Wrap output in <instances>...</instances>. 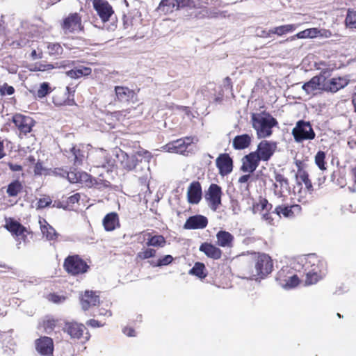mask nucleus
<instances>
[{
    "mask_svg": "<svg viewBox=\"0 0 356 356\" xmlns=\"http://www.w3.org/2000/svg\"><path fill=\"white\" fill-rule=\"evenodd\" d=\"M251 122L259 138H266L272 134V128L277 124V120L266 113H252Z\"/></svg>",
    "mask_w": 356,
    "mask_h": 356,
    "instance_id": "obj_1",
    "label": "nucleus"
},
{
    "mask_svg": "<svg viewBox=\"0 0 356 356\" xmlns=\"http://www.w3.org/2000/svg\"><path fill=\"white\" fill-rule=\"evenodd\" d=\"M253 260L254 267L251 271L252 279H263L271 273L273 265L272 259L268 255L254 253L253 254Z\"/></svg>",
    "mask_w": 356,
    "mask_h": 356,
    "instance_id": "obj_2",
    "label": "nucleus"
},
{
    "mask_svg": "<svg viewBox=\"0 0 356 356\" xmlns=\"http://www.w3.org/2000/svg\"><path fill=\"white\" fill-rule=\"evenodd\" d=\"M292 134L296 142L300 143L305 140H313L315 133L309 122L300 120L292 130Z\"/></svg>",
    "mask_w": 356,
    "mask_h": 356,
    "instance_id": "obj_3",
    "label": "nucleus"
},
{
    "mask_svg": "<svg viewBox=\"0 0 356 356\" xmlns=\"http://www.w3.org/2000/svg\"><path fill=\"white\" fill-rule=\"evenodd\" d=\"M5 228L9 231L18 241L17 247L20 248L21 241H25L28 231L25 227L21 225L18 221L13 218H6Z\"/></svg>",
    "mask_w": 356,
    "mask_h": 356,
    "instance_id": "obj_4",
    "label": "nucleus"
},
{
    "mask_svg": "<svg viewBox=\"0 0 356 356\" xmlns=\"http://www.w3.org/2000/svg\"><path fill=\"white\" fill-rule=\"evenodd\" d=\"M183 7H196L195 0H162L158 7V10L165 14H168Z\"/></svg>",
    "mask_w": 356,
    "mask_h": 356,
    "instance_id": "obj_5",
    "label": "nucleus"
},
{
    "mask_svg": "<svg viewBox=\"0 0 356 356\" xmlns=\"http://www.w3.org/2000/svg\"><path fill=\"white\" fill-rule=\"evenodd\" d=\"M66 271L72 275H78L87 271L88 266L78 255L67 257L64 262Z\"/></svg>",
    "mask_w": 356,
    "mask_h": 356,
    "instance_id": "obj_6",
    "label": "nucleus"
},
{
    "mask_svg": "<svg viewBox=\"0 0 356 356\" xmlns=\"http://www.w3.org/2000/svg\"><path fill=\"white\" fill-rule=\"evenodd\" d=\"M221 188L217 184H212L210 185L205 195V198L209 202V207L216 211L221 204Z\"/></svg>",
    "mask_w": 356,
    "mask_h": 356,
    "instance_id": "obj_7",
    "label": "nucleus"
},
{
    "mask_svg": "<svg viewBox=\"0 0 356 356\" xmlns=\"http://www.w3.org/2000/svg\"><path fill=\"white\" fill-rule=\"evenodd\" d=\"M13 122L18 128L20 134L24 135L30 133L35 124V121L32 118L22 114L15 115L13 118Z\"/></svg>",
    "mask_w": 356,
    "mask_h": 356,
    "instance_id": "obj_8",
    "label": "nucleus"
},
{
    "mask_svg": "<svg viewBox=\"0 0 356 356\" xmlns=\"http://www.w3.org/2000/svg\"><path fill=\"white\" fill-rule=\"evenodd\" d=\"M192 143L193 139L186 137L172 141L165 145L162 148L165 152L184 154L185 152H186L188 147L191 145Z\"/></svg>",
    "mask_w": 356,
    "mask_h": 356,
    "instance_id": "obj_9",
    "label": "nucleus"
},
{
    "mask_svg": "<svg viewBox=\"0 0 356 356\" xmlns=\"http://www.w3.org/2000/svg\"><path fill=\"white\" fill-rule=\"evenodd\" d=\"M276 148V143L268 140H262L258 145L257 149L254 152V153L257 154L260 160L267 161L273 156Z\"/></svg>",
    "mask_w": 356,
    "mask_h": 356,
    "instance_id": "obj_10",
    "label": "nucleus"
},
{
    "mask_svg": "<svg viewBox=\"0 0 356 356\" xmlns=\"http://www.w3.org/2000/svg\"><path fill=\"white\" fill-rule=\"evenodd\" d=\"M62 27L65 33L80 31L83 29L81 17L78 13L70 14L64 19Z\"/></svg>",
    "mask_w": 356,
    "mask_h": 356,
    "instance_id": "obj_11",
    "label": "nucleus"
},
{
    "mask_svg": "<svg viewBox=\"0 0 356 356\" xmlns=\"http://www.w3.org/2000/svg\"><path fill=\"white\" fill-rule=\"evenodd\" d=\"M65 332H67L71 338L80 339L83 337L86 340H88L89 336L87 332L85 333L86 327L83 324L77 323H67L63 327Z\"/></svg>",
    "mask_w": 356,
    "mask_h": 356,
    "instance_id": "obj_12",
    "label": "nucleus"
},
{
    "mask_svg": "<svg viewBox=\"0 0 356 356\" xmlns=\"http://www.w3.org/2000/svg\"><path fill=\"white\" fill-rule=\"evenodd\" d=\"M93 7L104 22L108 21L113 13L110 4L104 0H94Z\"/></svg>",
    "mask_w": 356,
    "mask_h": 356,
    "instance_id": "obj_13",
    "label": "nucleus"
},
{
    "mask_svg": "<svg viewBox=\"0 0 356 356\" xmlns=\"http://www.w3.org/2000/svg\"><path fill=\"white\" fill-rule=\"evenodd\" d=\"M349 83V79L346 77H334L326 80L324 82L323 90L336 92L340 89L345 88Z\"/></svg>",
    "mask_w": 356,
    "mask_h": 356,
    "instance_id": "obj_14",
    "label": "nucleus"
},
{
    "mask_svg": "<svg viewBox=\"0 0 356 356\" xmlns=\"http://www.w3.org/2000/svg\"><path fill=\"white\" fill-rule=\"evenodd\" d=\"M275 182L274 183V193L278 197L284 196L290 191L289 181L284 175L275 173Z\"/></svg>",
    "mask_w": 356,
    "mask_h": 356,
    "instance_id": "obj_15",
    "label": "nucleus"
},
{
    "mask_svg": "<svg viewBox=\"0 0 356 356\" xmlns=\"http://www.w3.org/2000/svg\"><path fill=\"white\" fill-rule=\"evenodd\" d=\"M259 161H261L257 153L254 152L245 155L242 159L241 170L244 172L252 173L259 165Z\"/></svg>",
    "mask_w": 356,
    "mask_h": 356,
    "instance_id": "obj_16",
    "label": "nucleus"
},
{
    "mask_svg": "<svg viewBox=\"0 0 356 356\" xmlns=\"http://www.w3.org/2000/svg\"><path fill=\"white\" fill-rule=\"evenodd\" d=\"M36 350L42 356H51L54 351L53 341L48 337H43L35 341Z\"/></svg>",
    "mask_w": 356,
    "mask_h": 356,
    "instance_id": "obj_17",
    "label": "nucleus"
},
{
    "mask_svg": "<svg viewBox=\"0 0 356 356\" xmlns=\"http://www.w3.org/2000/svg\"><path fill=\"white\" fill-rule=\"evenodd\" d=\"M296 179L298 185L304 184L305 186L304 191H302L300 189L298 192V200L302 202V198H304L307 193L311 194V191H312V184L308 177V174L304 170L298 171L296 175Z\"/></svg>",
    "mask_w": 356,
    "mask_h": 356,
    "instance_id": "obj_18",
    "label": "nucleus"
},
{
    "mask_svg": "<svg viewBox=\"0 0 356 356\" xmlns=\"http://www.w3.org/2000/svg\"><path fill=\"white\" fill-rule=\"evenodd\" d=\"M187 199L190 204H197L202 199V188L198 181L192 182L187 191Z\"/></svg>",
    "mask_w": 356,
    "mask_h": 356,
    "instance_id": "obj_19",
    "label": "nucleus"
},
{
    "mask_svg": "<svg viewBox=\"0 0 356 356\" xmlns=\"http://www.w3.org/2000/svg\"><path fill=\"white\" fill-rule=\"evenodd\" d=\"M325 77L323 75L315 76L310 81L305 83L302 86V89L307 93L310 94L316 90H323Z\"/></svg>",
    "mask_w": 356,
    "mask_h": 356,
    "instance_id": "obj_20",
    "label": "nucleus"
},
{
    "mask_svg": "<svg viewBox=\"0 0 356 356\" xmlns=\"http://www.w3.org/2000/svg\"><path fill=\"white\" fill-rule=\"evenodd\" d=\"M116 156L124 169L131 170L136 166L138 159L134 154L129 156L126 152L119 149L118 152H116Z\"/></svg>",
    "mask_w": 356,
    "mask_h": 356,
    "instance_id": "obj_21",
    "label": "nucleus"
},
{
    "mask_svg": "<svg viewBox=\"0 0 356 356\" xmlns=\"http://www.w3.org/2000/svg\"><path fill=\"white\" fill-rule=\"evenodd\" d=\"M216 165L221 175H226L232 170V161L228 154H220L216 159Z\"/></svg>",
    "mask_w": 356,
    "mask_h": 356,
    "instance_id": "obj_22",
    "label": "nucleus"
},
{
    "mask_svg": "<svg viewBox=\"0 0 356 356\" xmlns=\"http://www.w3.org/2000/svg\"><path fill=\"white\" fill-rule=\"evenodd\" d=\"M208 223L207 218L203 216L197 215L190 217L184 224V228L189 229H203Z\"/></svg>",
    "mask_w": 356,
    "mask_h": 356,
    "instance_id": "obj_23",
    "label": "nucleus"
},
{
    "mask_svg": "<svg viewBox=\"0 0 356 356\" xmlns=\"http://www.w3.org/2000/svg\"><path fill=\"white\" fill-rule=\"evenodd\" d=\"M99 302V296L92 291H86L81 299V304L83 310L88 309L91 306H95Z\"/></svg>",
    "mask_w": 356,
    "mask_h": 356,
    "instance_id": "obj_24",
    "label": "nucleus"
},
{
    "mask_svg": "<svg viewBox=\"0 0 356 356\" xmlns=\"http://www.w3.org/2000/svg\"><path fill=\"white\" fill-rule=\"evenodd\" d=\"M216 244L222 248H232L234 240V236L228 232L220 230L216 234Z\"/></svg>",
    "mask_w": 356,
    "mask_h": 356,
    "instance_id": "obj_25",
    "label": "nucleus"
},
{
    "mask_svg": "<svg viewBox=\"0 0 356 356\" xmlns=\"http://www.w3.org/2000/svg\"><path fill=\"white\" fill-rule=\"evenodd\" d=\"M199 250L204 252L208 257L213 259H218L222 255V251L219 248L209 243H202Z\"/></svg>",
    "mask_w": 356,
    "mask_h": 356,
    "instance_id": "obj_26",
    "label": "nucleus"
},
{
    "mask_svg": "<svg viewBox=\"0 0 356 356\" xmlns=\"http://www.w3.org/2000/svg\"><path fill=\"white\" fill-rule=\"evenodd\" d=\"M298 26L296 24H286L273 28L268 31H263L262 36L269 37L270 34H277V35H282L288 33H291L297 29Z\"/></svg>",
    "mask_w": 356,
    "mask_h": 356,
    "instance_id": "obj_27",
    "label": "nucleus"
},
{
    "mask_svg": "<svg viewBox=\"0 0 356 356\" xmlns=\"http://www.w3.org/2000/svg\"><path fill=\"white\" fill-rule=\"evenodd\" d=\"M284 277V271L280 270L277 274V280L280 284L284 289H291L296 286L299 284V279L297 275H293L287 279H282Z\"/></svg>",
    "mask_w": 356,
    "mask_h": 356,
    "instance_id": "obj_28",
    "label": "nucleus"
},
{
    "mask_svg": "<svg viewBox=\"0 0 356 356\" xmlns=\"http://www.w3.org/2000/svg\"><path fill=\"white\" fill-rule=\"evenodd\" d=\"M115 92L118 100L122 102H129L136 96L134 91L127 87L115 86Z\"/></svg>",
    "mask_w": 356,
    "mask_h": 356,
    "instance_id": "obj_29",
    "label": "nucleus"
},
{
    "mask_svg": "<svg viewBox=\"0 0 356 356\" xmlns=\"http://www.w3.org/2000/svg\"><path fill=\"white\" fill-rule=\"evenodd\" d=\"M66 176L71 183H87L90 179V175L88 174L76 170L67 172Z\"/></svg>",
    "mask_w": 356,
    "mask_h": 356,
    "instance_id": "obj_30",
    "label": "nucleus"
},
{
    "mask_svg": "<svg viewBox=\"0 0 356 356\" xmlns=\"http://www.w3.org/2000/svg\"><path fill=\"white\" fill-rule=\"evenodd\" d=\"M252 141V136L248 134H242L236 136L233 140V147L236 149L247 148Z\"/></svg>",
    "mask_w": 356,
    "mask_h": 356,
    "instance_id": "obj_31",
    "label": "nucleus"
},
{
    "mask_svg": "<svg viewBox=\"0 0 356 356\" xmlns=\"http://www.w3.org/2000/svg\"><path fill=\"white\" fill-rule=\"evenodd\" d=\"M103 225L106 231H113L119 225V220L117 213H110L107 214L104 220Z\"/></svg>",
    "mask_w": 356,
    "mask_h": 356,
    "instance_id": "obj_32",
    "label": "nucleus"
},
{
    "mask_svg": "<svg viewBox=\"0 0 356 356\" xmlns=\"http://www.w3.org/2000/svg\"><path fill=\"white\" fill-rule=\"evenodd\" d=\"M318 29L317 28H310L305 29L302 31L298 33L293 35L288 40H294L296 38L305 39V38H314L318 37Z\"/></svg>",
    "mask_w": 356,
    "mask_h": 356,
    "instance_id": "obj_33",
    "label": "nucleus"
},
{
    "mask_svg": "<svg viewBox=\"0 0 356 356\" xmlns=\"http://www.w3.org/2000/svg\"><path fill=\"white\" fill-rule=\"evenodd\" d=\"M146 236H148L146 245L147 246H153L162 248L165 245V239L161 235L152 236L150 233H147Z\"/></svg>",
    "mask_w": 356,
    "mask_h": 356,
    "instance_id": "obj_34",
    "label": "nucleus"
},
{
    "mask_svg": "<svg viewBox=\"0 0 356 356\" xmlns=\"http://www.w3.org/2000/svg\"><path fill=\"white\" fill-rule=\"evenodd\" d=\"M92 70L90 67L81 66L67 71V74L72 79H78L82 76H88L90 74Z\"/></svg>",
    "mask_w": 356,
    "mask_h": 356,
    "instance_id": "obj_35",
    "label": "nucleus"
},
{
    "mask_svg": "<svg viewBox=\"0 0 356 356\" xmlns=\"http://www.w3.org/2000/svg\"><path fill=\"white\" fill-rule=\"evenodd\" d=\"M40 222L42 224L41 221ZM44 222L46 225H41L40 226L43 236L49 241L55 240L57 238L58 234L51 226L47 223L45 220H44Z\"/></svg>",
    "mask_w": 356,
    "mask_h": 356,
    "instance_id": "obj_36",
    "label": "nucleus"
},
{
    "mask_svg": "<svg viewBox=\"0 0 356 356\" xmlns=\"http://www.w3.org/2000/svg\"><path fill=\"white\" fill-rule=\"evenodd\" d=\"M298 208V205H293L291 207L277 206L275 208V211L276 214L280 217H281V216L282 215L284 217L289 218L293 216V210Z\"/></svg>",
    "mask_w": 356,
    "mask_h": 356,
    "instance_id": "obj_37",
    "label": "nucleus"
},
{
    "mask_svg": "<svg viewBox=\"0 0 356 356\" xmlns=\"http://www.w3.org/2000/svg\"><path fill=\"white\" fill-rule=\"evenodd\" d=\"M22 190V184L19 181H14L8 186L7 193L9 196L14 197L17 196Z\"/></svg>",
    "mask_w": 356,
    "mask_h": 356,
    "instance_id": "obj_38",
    "label": "nucleus"
},
{
    "mask_svg": "<svg viewBox=\"0 0 356 356\" xmlns=\"http://www.w3.org/2000/svg\"><path fill=\"white\" fill-rule=\"evenodd\" d=\"M205 266L203 264L197 262L190 270L189 273L195 275L200 278H204L207 274L204 273Z\"/></svg>",
    "mask_w": 356,
    "mask_h": 356,
    "instance_id": "obj_39",
    "label": "nucleus"
},
{
    "mask_svg": "<svg viewBox=\"0 0 356 356\" xmlns=\"http://www.w3.org/2000/svg\"><path fill=\"white\" fill-rule=\"evenodd\" d=\"M315 163L318 168L325 171L327 170V163L325 162V153L323 151H318L315 156Z\"/></svg>",
    "mask_w": 356,
    "mask_h": 356,
    "instance_id": "obj_40",
    "label": "nucleus"
},
{
    "mask_svg": "<svg viewBox=\"0 0 356 356\" xmlns=\"http://www.w3.org/2000/svg\"><path fill=\"white\" fill-rule=\"evenodd\" d=\"M345 23L349 29H356V11L350 9L348 10Z\"/></svg>",
    "mask_w": 356,
    "mask_h": 356,
    "instance_id": "obj_41",
    "label": "nucleus"
},
{
    "mask_svg": "<svg viewBox=\"0 0 356 356\" xmlns=\"http://www.w3.org/2000/svg\"><path fill=\"white\" fill-rule=\"evenodd\" d=\"M47 51L50 56H57L63 54V49L58 43H48Z\"/></svg>",
    "mask_w": 356,
    "mask_h": 356,
    "instance_id": "obj_42",
    "label": "nucleus"
},
{
    "mask_svg": "<svg viewBox=\"0 0 356 356\" xmlns=\"http://www.w3.org/2000/svg\"><path fill=\"white\" fill-rule=\"evenodd\" d=\"M97 154L100 157H104L105 159V161L103 162H99L97 164V167H102L104 168H107V166H112L113 165V161L107 158V154L106 151L101 149L98 152Z\"/></svg>",
    "mask_w": 356,
    "mask_h": 356,
    "instance_id": "obj_43",
    "label": "nucleus"
},
{
    "mask_svg": "<svg viewBox=\"0 0 356 356\" xmlns=\"http://www.w3.org/2000/svg\"><path fill=\"white\" fill-rule=\"evenodd\" d=\"M320 276L318 275L317 272L314 269L309 270L308 273H307L305 284L311 285L315 284L318 282Z\"/></svg>",
    "mask_w": 356,
    "mask_h": 356,
    "instance_id": "obj_44",
    "label": "nucleus"
},
{
    "mask_svg": "<svg viewBox=\"0 0 356 356\" xmlns=\"http://www.w3.org/2000/svg\"><path fill=\"white\" fill-rule=\"evenodd\" d=\"M156 254V250L152 248L142 249L138 254L137 258L140 259H146L154 257Z\"/></svg>",
    "mask_w": 356,
    "mask_h": 356,
    "instance_id": "obj_45",
    "label": "nucleus"
},
{
    "mask_svg": "<svg viewBox=\"0 0 356 356\" xmlns=\"http://www.w3.org/2000/svg\"><path fill=\"white\" fill-rule=\"evenodd\" d=\"M51 90L49 84L47 82H43L40 84L38 90H37V96L39 98L44 97L47 94L51 92Z\"/></svg>",
    "mask_w": 356,
    "mask_h": 356,
    "instance_id": "obj_46",
    "label": "nucleus"
},
{
    "mask_svg": "<svg viewBox=\"0 0 356 356\" xmlns=\"http://www.w3.org/2000/svg\"><path fill=\"white\" fill-rule=\"evenodd\" d=\"M70 153L74 156V161L75 163H80L82 161L84 155L81 152L79 149H77L76 147H72L70 149Z\"/></svg>",
    "mask_w": 356,
    "mask_h": 356,
    "instance_id": "obj_47",
    "label": "nucleus"
},
{
    "mask_svg": "<svg viewBox=\"0 0 356 356\" xmlns=\"http://www.w3.org/2000/svg\"><path fill=\"white\" fill-rule=\"evenodd\" d=\"M134 155H136V157L137 159H138V156L141 157L142 159H143L145 160V161H146L147 163H149L151 159L152 158V154L149 152L145 150V149H140V150L136 151L134 153Z\"/></svg>",
    "mask_w": 356,
    "mask_h": 356,
    "instance_id": "obj_48",
    "label": "nucleus"
},
{
    "mask_svg": "<svg viewBox=\"0 0 356 356\" xmlns=\"http://www.w3.org/2000/svg\"><path fill=\"white\" fill-rule=\"evenodd\" d=\"M51 202H52L51 199L49 197H48V196L43 197L39 199V200L38 201L37 208L38 209L44 208V207L49 206L51 203Z\"/></svg>",
    "mask_w": 356,
    "mask_h": 356,
    "instance_id": "obj_49",
    "label": "nucleus"
},
{
    "mask_svg": "<svg viewBox=\"0 0 356 356\" xmlns=\"http://www.w3.org/2000/svg\"><path fill=\"white\" fill-rule=\"evenodd\" d=\"M15 89L13 86H8L6 83H4L0 88V92L2 95H11L14 93Z\"/></svg>",
    "mask_w": 356,
    "mask_h": 356,
    "instance_id": "obj_50",
    "label": "nucleus"
},
{
    "mask_svg": "<svg viewBox=\"0 0 356 356\" xmlns=\"http://www.w3.org/2000/svg\"><path fill=\"white\" fill-rule=\"evenodd\" d=\"M173 260V257L171 255H165L162 258L159 259L157 263L154 266H165L170 264Z\"/></svg>",
    "mask_w": 356,
    "mask_h": 356,
    "instance_id": "obj_51",
    "label": "nucleus"
},
{
    "mask_svg": "<svg viewBox=\"0 0 356 356\" xmlns=\"http://www.w3.org/2000/svg\"><path fill=\"white\" fill-rule=\"evenodd\" d=\"M209 16L211 17H226L227 16L226 11L216 10V9H211L209 13Z\"/></svg>",
    "mask_w": 356,
    "mask_h": 356,
    "instance_id": "obj_52",
    "label": "nucleus"
},
{
    "mask_svg": "<svg viewBox=\"0 0 356 356\" xmlns=\"http://www.w3.org/2000/svg\"><path fill=\"white\" fill-rule=\"evenodd\" d=\"M55 67L54 65L50 63H38V71L45 72L49 71L54 69Z\"/></svg>",
    "mask_w": 356,
    "mask_h": 356,
    "instance_id": "obj_53",
    "label": "nucleus"
},
{
    "mask_svg": "<svg viewBox=\"0 0 356 356\" xmlns=\"http://www.w3.org/2000/svg\"><path fill=\"white\" fill-rule=\"evenodd\" d=\"M261 219L266 222L268 225H273L274 219L272 213L265 211L261 214Z\"/></svg>",
    "mask_w": 356,
    "mask_h": 356,
    "instance_id": "obj_54",
    "label": "nucleus"
},
{
    "mask_svg": "<svg viewBox=\"0 0 356 356\" xmlns=\"http://www.w3.org/2000/svg\"><path fill=\"white\" fill-rule=\"evenodd\" d=\"M250 177H251L250 173H249L248 175H244L239 177L238 181L241 185V186L245 185L244 187L245 188H248L247 183Z\"/></svg>",
    "mask_w": 356,
    "mask_h": 356,
    "instance_id": "obj_55",
    "label": "nucleus"
},
{
    "mask_svg": "<svg viewBox=\"0 0 356 356\" xmlns=\"http://www.w3.org/2000/svg\"><path fill=\"white\" fill-rule=\"evenodd\" d=\"M80 197H81V195L79 193H75L67 198V203L68 204H73L74 203H76L79 202Z\"/></svg>",
    "mask_w": 356,
    "mask_h": 356,
    "instance_id": "obj_56",
    "label": "nucleus"
},
{
    "mask_svg": "<svg viewBox=\"0 0 356 356\" xmlns=\"http://www.w3.org/2000/svg\"><path fill=\"white\" fill-rule=\"evenodd\" d=\"M318 36L328 38L332 36V33L329 30L318 29Z\"/></svg>",
    "mask_w": 356,
    "mask_h": 356,
    "instance_id": "obj_57",
    "label": "nucleus"
},
{
    "mask_svg": "<svg viewBox=\"0 0 356 356\" xmlns=\"http://www.w3.org/2000/svg\"><path fill=\"white\" fill-rule=\"evenodd\" d=\"M45 171L41 163H37L34 168V172L35 175H42Z\"/></svg>",
    "mask_w": 356,
    "mask_h": 356,
    "instance_id": "obj_58",
    "label": "nucleus"
},
{
    "mask_svg": "<svg viewBox=\"0 0 356 356\" xmlns=\"http://www.w3.org/2000/svg\"><path fill=\"white\" fill-rule=\"evenodd\" d=\"M261 205L262 207V209L264 211H268V210L271 209L272 205L268 202L266 200H263L261 201Z\"/></svg>",
    "mask_w": 356,
    "mask_h": 356,
    "instance_id": "obj_59",
    "label": "nucleus"
},
{
    "mask_svg": "<svg viewBox=\"0 0 356 356\" xmlns=\"http://www.w3.org/2000/svg\"><path fill=\"white\" fill-rule=\"evenodd\" d=\"M54 174L60 177H65L67 175V172L62 168H55L54 170Z\"/></svg>",
    "mask_w": 356,
    "mask_h": 356,
    "instance_id": "obj_60",
    "label": "nucleus"
},
{
    "mask_svg": "<svg viewBox=\"0 0 356 356\" xmlns=\"http://www.w3.org/2000/svg\"><path fill=\"white\" fill-rule=\"evenodd\" d=\"M150 177V172H149V167H147V172L145 173V175L141 177H140V180L142 184H147V180Z\"/></svg>",
    "mask_w": 356,
    "mask_h": 356,
    "instance_id": "obj_61",
    "label": "nucleus"
},
{
    "mask_svg": "<svg viewBox=\"0 0 356 356\" xmlns=\"http://www.w3.org/2000/svg\"><path fill=\"white\" fill-rule=\"evenodd\" d=\"M6 154L5 152L3 141L0 138V159L4 158Z\"/></svg>",
    "mask_w": 356,
    "mask_h": 356,
    "instance_id": "obj_62",
    "label": "nucleus"
},
{
    "mask_svg": "<svg viewBox=\"0 0 356 356\" xmlns=\"http://www.w3.org/2000/svg\"><path fill=\"white\" fill-rule=\"evenodd\" d=\"M8 166L10 169L13 172H18L22 170V168L20 165L18 164H13V163H8Z\"/></svg>",
    "mask_w": 356,
    "mask_h": 356,
    "instance_id": "obj_63",
    "label": "nucleus"
},
{
    "mask_svg": "<svg viewBox=\"0 0 356 356\" xmlns=\"http://www.w3.org/2000/svg\"><path fill=\"white\" fill-rule=\"evenodd\" d=\"M123 332L124 334L129 336V337H133L135 336L134 334V330L131 327H125L123 329Z\"/></svg>",
    "mask_w": 356,
    "mask_h": 356,
    "instance_id": "obj_64",
    "label": "nucleus"
}]
</instances>
